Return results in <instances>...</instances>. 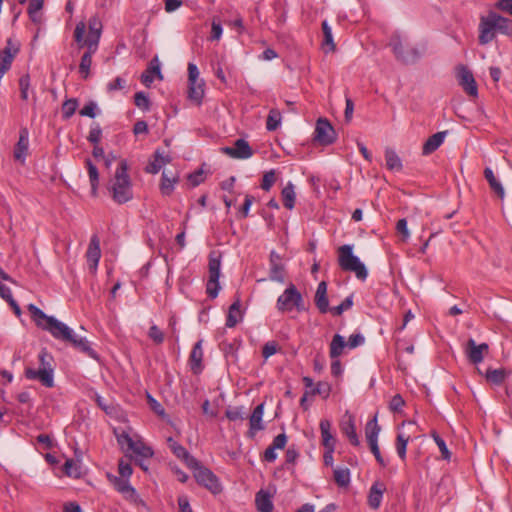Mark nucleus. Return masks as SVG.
<instances>
[{
  "mask_svg": "<svg viewBox=\"0 0 512 512\" xmlns=\"http://www.w3.org/2000/svg\"><path fill=\"white\" fill-rule=\"evenodd\" d=\"M188 98L200 105L204 96V81L199 77L198 66H188Z\"/></svg>",
  "mask_w": 512,
  "mask_h": 512,
  "instance_id": "7",
  "label": "nucleus"
},
{
  "mask_svg": "<svg viewBox=\"0 0 512 512\" xmlns=\"http://www.w3.org/2000/svg\"><path fill=\"white\" fill-rule=\"evenodd\" d=\"M287 443V437L284 433L277 435L272 444L264 452V460L273 462L277 458L276 449H283Z\"/></svg>",
  "mask_w": 512,
  "mask_h": 512,
  "instance_id": "22",
  "label": "nucleus"
},
{
  "mask_svg": "<svg viewBox=\"0 0 512 512\" xmlns=\"http://www.w3.org/2000/svg\"><path fill=\"white\" fill-rule=\"evenodd\" d=\"M341 430L352 445L359 446L360 441L356 433L355 423L352 416H349L348 420L342 423Z\"/></svg>",
  "mask_w": 512,
  "mask_h": 512,
  "instance_id": "30",
  "label": "nucleus"
},
{
  "mask_svg": "<svg viewBox=\"0 0 512 512\" xmlns=\"http://www.w3.org/2000/svg\"><path fill=\"white\" fill-rule=\"evenodd\" d=\"M410 436L404 434H398L396 439V451L398 456L404 460L406 458V449L409 442Z\"/></svg>",
  "mask_w": 512,
  "mask_h": 512,
  "instance_id": "47",
  "label": "nucleus"
},
{
  "mask_svg": "<svg viewBox=\"0 0 512 512\" xmlns=\"http://www.w3.org/2000/svg\"><path fill=\"white\" fill-rule=\"evenodd\" d=\"M29 148V132L27 128H21L19 132V139L14 148V159L20 163H24L28 154Z\"/></svg>",
  "mask_w": 512,
  "mask_h": 512,
  "instance_id": "16",
  "label": "nucleus"
},
{
  "mask_svg": "<svg viewBox=\"0 0 512 512\" xmlns=\"http://www.w3.org/2000/svg\"><path fill=\"white\" fill-rule=\"evenodd\" d=\"M126 443L130 450H132L137 456L148 459L153 456V450L146 446L144 443L138 441L135 442L129 435H125Z\"/></svg>",
  "mask_w": 512,
  "mask_h": 512,
  "instance_id": "25",
  "label": "nucleus"
},
{
  "mask_svg": "<svg viewBox=\"0 0 512 512\" xmlns=\"http://www.w3.org/2000/svg\"><path fill=\"white\" fill-rule=\"evenodd\" d=\"M255 503L259 512H273L274 505L268 492L260 490L256 494Z\"/></svg>",
  "mask_w": 512,
  "mask_h": 512,
  "instance_id": "28",
  "label": "nucleus"
},
{
  "mask_svg": "<svg viewBox=\"0 0 512 512\" xmlns=\"http://www.w3.org/2000/svg\"><path fill=\"white\" fill-rule=\"evenodd\" d=\"M162 80V74L160 66H149L141 75V82L146 86L150 87L154 79Z\"/></svg>",
  "mask_w": 512,
  "mask_h": 512,
  "instance_id": "37",
  "label": "nucleus"
},
{
  "mask_svg": "<svg viewBox=\"0 0 512 512\" xmlns=\"http://www.w3.org/2000/svg\"><path fill=\"white\" fill-rule=\"evenodd\" d=\"M338 264L342 270L355 273L359 280L364 281L368 276L364 263L353 254L352 245L345 244L338 248Z\"/></svg>",
  "mask_w": 512,
  "mask_h": 512,
  "instance_id": "4",
  "label": "nucleus"
},
{
  "mask_svg": "<svg viewBox=\"0 0 512 512\" xmlns=\"http://www.w3.org/2000/svg\"><path fill=\"white\" fill-rule=\"evenodd\" d=\"M380 430L381 428L377 422V415H375L371 420L367 422L365 427V436L369 446L373 445L374 443H378V435Z\"/></svg>",
  "mask_w": 512,
  "mask_h": 512,
  "instance_id": "29",
  "label": "nucleus"
},
{
  "mask_svg": "<svg viewBox=\"0 0 512 512\" xmlns=\"http://www.w3.org/2000/svg\"><path fill=\"white\" fill-rule=\"evenodd\" d=\"M484 176H485V179L487 180V182L489 183L491 190L495 194H497V196L500 199H503L505 196V190H504L502 184L496 179L492 169L489 167H486L484 170Z\"/></svg>",
  "mask_w": 512,
  "mask_h": 512,
  "instance_id": "31",
  "label": "nucleus"
},
{
  "mask_svg": "<svg viewBox=\"0 0 512 512\" xmlns=\"http://www.w3.org/2000/svg\"><path fill=\"white\" fill-rule=\"evenodd\" d=\"M489 351L487 343L477 344L474 339L470 338L466 343V355L473 364H479L483 361L484 355Z\"/></svg>",
  "mask_w": 512,
  "mask_h": 512,
  "instance_id": "14",
  "label": "nucleus"
},
{
  "mask_svg": "<svg viewBox=\"0 0 512 512\" xmlns=\"http://www.w3.org/2000/svg\"><path fill=\"white\" fill-rule=\"evenodd\" d=\"M331 423L327 419L320 421V431L322 436V444L325 448L335 447V438L330 432Z\"/></svg>",
  "mask_w": 512,
  "mask_h": 512,
  "instance_id": "35",
  "label": "nucleus"
},
{
  "mask_svg": "<svg viewBox=\"0 0 512 512\" xmlns=\"http://www.w3.org/2000/svg\"><path fill=\"white\" fill-rule=\"evenodd\" d=\"M331 392V387L327 382H318L316 387L311 391L312 395L319 394L323 398H328Z\"/></svg>",
  "mask_w": 512,
  "mask_h": 512,
  "instance_id": "57",
  "label": "nucleus"
},
{
  "mask_svg": "<svg viewBox=\"0 0 512 512\" xmlns=\"http://www.w3.org/2000/svg\"><path fill=\"white\" fill-rule=\"evenodd\" d=\"M170 162V158L164 153L156 150L153 156V160L147 165L146 172L150 174H157L161 168Z\"/></svg>",
  "mask_w": 512,
  "mask_h": 512,
  "instance_id": "27",
  "label": "nucleus"
},
{
  "mask_svg": "<svg viewBox=\"0 0 512 512\" xmlns=\"http://www.w3.org/2000/svg\"><path fill=\"white\" fill-rule=\"evenodd\" d=\"M19 43L9 39L6 47L0 52V64H11L19 52Z\"/></svg>",
  "mask_w": 512,
  "mask_h": 512,
  "instance_id": "26",
  "label": "nucleus"
},
{
  "mask_svg": "<svg viewBox=\"0 0 512 512\" xmlns=\"http://www.w3.org/2000/svg\"><path fill=\"white\" fill-rule=\"evenodd\" d=\"M110 191L113 200L118 204H124L133 198L132 183L128 175V164L121 160L111 181Z\"/></svg>",
  "mask_w": 512,
  "mask_h": 512,
  "instance_id": "3",
  "label": "nucleus"
},
{
  "mask_svg": "<svg viewBox=\"0 0 512 512\" xmlns=\"http://www.w3.org/2000/svg\"><path fill=\"white\" fill-rule=\"evenodd\" d=\"M353 305V296L346 297L341 304L329 309L333 315L340 316L344 311L349 310Z\"/></svg>",
  "mask_w": 512,
  "mask_h": 512,
  "instance_id": "52",
  "label": "nucleus"
},
{
  "mask_svg": "<svg viewBox=\"0 0 512 512\" xmlns=\"http://www.w3.org/2000/svg\"><path fill=\"white\" fill-rule=\"evenodd\" d=\"M495 20L498 32L507 36H512V20L502 17L495 12Z\"/></svg>",
  "mask_w": 512,
  "mask_h": 512,
  "instance_id": "43",
  "label": "nucleus"
},
{
  "mask_svg": "<svg viewBox=\"0 0 512 512\" xmlns=\"http://www.w3.org/2000/svg\"><path fill=\"white\" fill-rule=\"evenodd\" d=\"M507 376L505 369H487L485 377L492 384L500 385Z\"/></svg>",
  "mask_w": 512,
  "mask_h": 512,
  "instance_id": "42",
  "label": "nucleus"
},
{
  "mask_svg": "<svg viewBox=\"0 0 512 512\" xmlns=\"http://www.w3.org/2000/svg\"><path fill=\"white\" fill-rule=\"evenodd\" d=\"M478 30V40L481 45L488 44L495 38L498 28L494 11H490L486 16L480 17Z\"/></svg>",
  "mask_w": 512,
  "mask_h": 512,
  "instance_id": "10",
  "label": "nucleus"
},
{
  "mask_svg": "<svg viewBox=\"0 0 512 512\" xmlns=\"http://www.w3.org/2000/svg\"><path fill=\"white\" fill-rule=\"evenodd\" d=\"M64 472L66 475L74 478H79L81 476V468L80 465L77 464L74 460L68 459L64 463Z\"/></svg>",
  "mask_w": 512,
  "mask_h": 512,
  "instance_id": "48",
  "label": "nucleus"
},
{
  "mask_svg": "<svg viewBox=\"0 0 512 512\" xmlns=\"http://www.w3.org/2000/svg\"><path fill=\"white\" fill-rule=\"evenodd\" d=\"M202 359H203V350H202V340H199L193 347L189 362L190 367L193 373L198 374L202 371Z\"/></svg>",
  "mask_w": 512,
  "mask_h": 512,
  "instance_id": "23",
  "label": "nucleus"
},
{
  "mask_svg": "<svg viewBox=\"0 0 512 512\" xmlns=\"http://www.w3.org/2000/svg\"><path fill=\"white\" fill-rule=\"evenodd\" d=\"M275 183V172L270 170L263 175L261 188L265 191H269Z\"/></svg>",
  "mask_w": 512,
  "mask_h": 512,
  "instance_id": "58",
  "label": "nucleus"
},
{
  "mask_svg": "<svg viewBox=\"0 0 512 512\" xmlns=\"http://www.w3.org/2000/svg\"><path fill=\"white\" fill-rule=\"evenodd\" d=\"M25 377L29 380H38L43 386L51 388L54 386L53 372L45 369H25Z\"/></svg>",
  "mask_w": 512,
  "mask_h": 512,
  "instance_id": "15",
  "label": "nucleus"
},
{
  "mask_svg": "<svg viewBox=\"0 0 512 512\" xmlns=\"http://www.w3.org/2000/svg\"><path fill=\"white\" fill-rule=\"evenodd\" d=\"M455 77L462 90L471 98H478V85L471 70L467 66H460L456 72Z\"/></svg>",
  "mask_w": 512,
  "mask_h": 512,
  "instance_id": "9",
  "label": "nucleus"
},
{
  "mask_svg": "<svg viewBox=\"0 0 512 512\" xmlns=\"http://www.w3.org/2000/svg\"><path fill=\"white\" fill-rule=\"evenodd\" d=\"M118 472L121 478L128 479L132 475V467L128 461L121 459L118 463Z\"/></svg>",
  "mask_w": 512,
  "mask_h": 512,
  "instance_id": "59",
  "label": "nucleus"
},
{
  "mask_svg": "<svg viewBox=\"0 0 512 512\" xmlns=\"http://www.w3.org/2000/svg\"><path fill=\"white\" fill-rule=\"evenodd\" d=\"M38 359H39V362H40V367L39 368L45 369L47 371L49 370V371L53 372V366H52L53 358L46 351V349H42L41 350V352L38 355Z\"/></svg>",
  "mask_w": 512,
  "mask_h": 512,
  "instance_id": "51",
  "label": "nucleus"
},
{
  "mask_svg": "<svg viewBox=\"0 0 512 512\" xmlns=\"http://www.w3.org/2000/svg\"><path fill=\"white\" fill-rule=\"evenodd\" d=\"M102 27V22L97 16H93L89 19L88 31H86V24L84 22H79L76 25L74 31L75 41L80 48L86 49L81 57L80 64H91V56L98 49Z\"/></svg>",
  "mask_w": 512,
  "mask_h": 512,
  "instance_id": "2",
  "label": "nucleus"
},
{
  "mask_svg": "<svg viewBox=\"0 0 512 512\" xmlns=\"http://www.w3.org/2000/svg\"><path fill=\"white\" fill-rule=\"evenodd\" d=\"M405 402L400 394H396L392 397L389 408L393 412H400Z\"/></svg>",
  "mask_w": 512,
  "mask_h": 512,
  "instance_id": "61",
  "label": "nucleus"
},
{
  "mask_svg": "<svg viewBox=\"0 0 512 512\" xmlns=\"http://www.w3.org/2000/svg\"><path fill=\"white\" fill-rule=\"evenodd\" d=\"M277 352V343L274 341L267 342L262 349V355L265 359L274 355Z\"/></svg>",
  "mask_w": 512,
  "mask_h": 512,
  "instance_id": "64",
  "label": "nucleus"
},
{
  "mask_svg": "<svg viewBox=\"0 0 512 512\" xmlns=\"http://www.w3.org/2000/svg\"><path fill=\"white\" fill-rule=\"evenodd\" d=\"M240 300L237 299L229 308L226 319V326L229 328L235 327L242 320V312L240 310Z\"/></svg>",
  "mask_w": 512,
  "mask_h": 512,
  "instance_id": "33",
  "label": "nucleus"
},
{
  "mask_svg": "<svg viewBox=\"0 0 512 512\" xmlns=\"http://www.w3.org/2000/svg\"><path fill=\"white\" fill-rule=\"evenodd\" d=\"M27 309L37 327L48 331L55 339L70 344L89 357L93 359L98 358L97 353L91 348L89 341L86 338L78 337L65 323L57 320L53 316L46 315L34 304H29Z\"/></svg>",
  "mask_w": 512,
  "mask_h": 512,
  "instance_id": "1",
  "label": "nucleus"
},
{
  "mask_svg": "<svg viewBox=\"0 0 512 512\" xmlns=\"http://www.w3.org/2000/svg\"><path fill=\"white\" fill-rule=\"evenodd\" d=\"M100 257H101L100 241H99V238L96 235H94V236H92V238L90 240V243H89V246H88V249L86 252L87 263H88L89 269L92 272H96Z\"/></svg>",
  "mask_w": 512,
  "mask_h": 512,
  "instance_id": "17",
  "label": "nucleus"
},
{
  "mask_svg": "<svg viewBox=\"0 0 512 512\" xmlns=\"http://www.w3.org/2000/svg\"><path fill=\"white\" fill-rule=\"evenodd\" d=\"M168 447L171 449L173 454L179 458L184 460L187 466L189 465H196L197 459L191 456L185 447L180 445L177 441H175L172 437H169L167 439Z\"/></svg>",
  "mask_w": 512,
  "mask_h": 512,
  "instance_id": "19",
  "label": "nucleus"
},
{
  "mask_svg": "<svg viewBox=\"0 0 512 512\" xmlns=\"http://www.w3.org/2000/svg\"><path fill=\"white\" fill-rule=\"evenodd\" d=\"M314 301L320 313L324 314L329 311V301L327 298V283L325 281H321L318 284Z\"/></svg>",
  "mask_w": 512,
  "mask_h": 512,
  "instance_id": "20",
  "label": "nucleus"
},
{
  "mask_svg": "<svg viewBox=\"0 0 512 512\" xmlns=\"http://www.w3.org/2000/svg\"><path fill=\"white\" fill-rule=\"evenodd\" d=\"M19 89L21 99L27 101L29 98V89H30V76L29 74H24L19 79Z\"/></svg>",
  "mask_w": 512,
  "mask_h": 512,
  "instance_id": "50",
  "label": "nucleus"
},
{
  "mask_svg": "<svg viewBox=\"0 0 512 512\" xmlns=\"http://www.w3.org/2000/svg\"><path fill=\"white\" fill-rule=\"evenodd\" d=\"M78 106L76 99L66 100L62 105V114L63 117L68 119L70 118L76 111Z\"/></svg>",
  "mask_w": 512,
  "mask_h": 512,
  "instance_id": "53",
  "label": "nucleus"
},
{
  "mask_svg": "<svg viewBox=\"0 0 512 512\" xmlns=\"http://www.w3.org/2000/svg\"><path fill=\"white\" fill-rule=\"evenodd\" d=\"M385 161L386 167L392 171H400L402 170V161L396 152L390 148H386L385 150Z\"/></svg>",
  "mask_w": 512,
  "mask_h": 512,
  "instance_id": "38",
  "label": "nucleus"
},
{
  "mask_svg": "<svg viewBox=\"0 0 512 512\" xmlns=\"http://www.w3.org/2000/svg\"><path fill=\"white\" fill-rule=\"evenodd\" d=\"M135 105L142 110H149L150 101L147 95L144 92H137L134 96Z\"/></svg>",
  "mask_w": 512,
  "mask_h": 512,
  "instance_id": "54",
  "label": "nucleus"
},
{
  "mask_svg": "<svg viewBox=\"0 0 512 512\" xmlns=\"http://www.w3.org/2000/svg\"><path fill=\"white\" fill-rule=\"evenodd\" d=\"M263 414H264V403H261L254 408V410L249 418V431L247 433L249 438H254V436L256 435V433L258 431H261L265 428L263 421H262Z\"/></svg>",
  "mask_w": 512,
  "mask_h": 512,
  "instance_id": "18",
  "label": "nucleus"
},
{
  "mask_svg": "<svg viewBox=\"0 0 512 512\" xmlns=\"http://www.w3.org/2000/svg\"><path fill=\"white\" fill-rule=\"evenodd\" d=\"M314 139L321 145H330L336 140V132L330 122L325 118H319L316 122Z\"/></svg>",
  "mask_w": 512,
  "mask_h": 512,
  "instance_id": "12",
  "label": "nucleus"
},
{
  "mask_svg": "<svg viewBox=\"0 0 512 512\" xmlns=\"http://www.w3.org/2000/svg\"><path fill=\"white\" fill-rule=\"evenodd\" d=\"M432 436H433V439H434L435 443L437 444V446H438V448H439V450L441 452L442 458L445 459V460H449L451 458V453L448 450L445 441L436 433H433Z\"/></svg>",
  "mask_w": 512,
  "mask_h": 512,
  "instance_id": "55",
  "label": "nucleus"
},
{
  "mask_svg": "<svg viewBox=\"0 0 512 512\" xmlns=\"http://www.w3.org/2000/svg\"><path fill=\"white\" fill-rule=\"evenodd\" d=\"M222 25L219 21L213 20L211 25V40H219L222 36Z\"/></svg>",
  "mask_w": 512,
  "mask_h": 512,
  "instance_id": "63",
  "label": "nucleus"
},
{
  "mask_svg": "<svg viewBox=\"0 0 512 512\" xmlns=\"http://www.w3.org/2000/svg\"><path fill=\"white\" fill-rule=\"evenodd\" d=\"M114 488L130 503L136 506L146 507V503L141 499L134 487L129 484L128 479L114 476L111 478Z\"/></svg>",
  "mask_w": 512,
  "mask_h": 512,
  "instance_id": "11",
  "label": "nucleus"
},
{
  "mask_svg": "<svg viewBox=\"0 0 512 512\" xmlns=\"http://www.w3.org/2000/svg\"><path fill=\"white\" fill-rule=\"evenodd\" d=\"M281 195L285 208L289 210L293 209L295 205L296 194L294 185L291 182H288V184L282 189Z\"/></svg>",
  "mask_w": 512,
  "mask_h": 512,
  "instance_id": "39",
  "label": "nucleus"
},
{
  "mask_svg": "<svg viewBox=\"0 0 512 512\" xmlns=\"http://www.w3.org/2000/svg\"><path fill=\"white\" fill-rule=\"evenodd\" d=\"M282 115L279 110L277 109H271L269 111L267 121H266V128L268 131H275L281 124Z\"/></svg>",
  "mask_w": 512,
  "mask_h": 512,
  "instance_id": "44",
  "label": "nucleus"
},
{
  "mask_svg": "<svg viewBox=\"0 0 512 512\" xmlns=\"http://www.w3.org/2000/svg\"><path fill=\"white\" fill-rule=\"evenodd\" d=\"M86 168L88 170L89 180L91 184V193L93 196L97 195V189L99 185V172L97 167L92 163L90 159L85 161Z\"/></svg>",
  "mask_w": 512,
  "mask_h": 512,
  "instance_id": "36",
  "label": "nucleus"
},
{
  "mask_svg": "<svg viewBox=\"0 0 512 512\" xmlns=\"http://www.w3.org/2000/svg\"><path fill=\"white\" fill-rule=\"evenodd\" d=\"M365 341V338L363 335L357 333V334H352L348 341H347V347L350 348V349H354L360 345H362Z\"/></svg>",
  "mask_w": 512,
  "mask_h": 512,
  "instance_id": "62",
  "label": "nucleus"
},
{
  "mask_svg": "<svg viewBox=\"0 0 512 512\" xmlns=\"http://www.w3.org/2000/svg\"><path fill=\"white\" fill-rule=\"evenodd\" d=\"M276 306L280 312H289L294 308L299 312L305 310L303 297L294 284H290L278 297Z\"/></svg>",
  "mask_w": 512,
  "mask_h": 512,
  "instance_id": "5",
  "label": "nucleus"
},
{
  "mask_svg": "<svg viewBox=\"0 0 512 512\" xmlns=\"http://www.w3.org/2000/svg\"><path fill=\"white\" fill-rule=\"evenodd\" d=\"M220 267L221 259L220 256H215L214 253L209 256V279L206 284V292L212 299L218 296L220 290L219 278H220Z\"/></svg>",
  "mask_w": 512,
  "mask_h": 512,
  "instance_id": "8",
  "label": "nucleus"
},
{
  "mask_svg": "<svg viewBox=\"0 0 512 512\" xmlns=\"http://www.w3.org/2000/svg\"><path fill=\"white\" fill-rule=\"evenodd\" d=\"M149 337L156 343L161 344L164 341V334L162 331L156 326L152 325L149 329Z\"/></svg>",
  "mask_w": 512,
  "mask_h": 512,
  "instance_id": "60",
  "label": "nucleus"
},
{
  "mask_svg": "<svg viewBox=\"0 0 512 512\" xmlns=\"http://www.w3.org/2000/svg\"><path fill=\"white\" fill-rule=\"evenodd\" d=\"M269 279L279 283L285 281V266L283 264H274L270 266Z\"/></svg>",
  "mask_w": 512,
  "mask_h": 512,
  "instance_id": "46",
  "label": "nucleus"
},
{
  "mask_svg": "<svg viewBox=\"0 0 512 512\" xmlns=\"http://www.w3.org/2000/svg\"><path fill=\"white\" fill-rule=\"evenodd\" d=\"M345 347H347V342L345 341L344 337L340 334H335L329 347L330 358H338L340 355H342Z\"/></svg>",
  "mask_w": 512,
  "mask_h": 512,
  "instance_id": "32",
  "label": "nucleus"
},
{
  "mask_svg": "<svg viewBox=\"0 0 512 512\" xmlns=\"http://www.w3.org/2000/svg\"><path fill=\"white\" fill-rule=\"evenodd\" d=\"M225 416L230 421H243L244 420V411L242 407L236 408H228L225 412Z\"/></svg>",
  "mask_w": 512,
  "mask_h": 512,
  "instance_id": "56",
  "label": "nucleus"
},
{
  "mask_svg": "<svg viewBox=\"0 0 512 512\" xmlns=\"http://www.w3.org/2000/svg\"><path fill=\"white\" fill-rule=\"evenodd\" d=\"M386 490V487L384 483L382 482H375L369 491L368 495V504L372 509H378L380 507L383 494Z\"/></svg>",
  "mask_w": 512,
  "mask_h": 512,
  "instance_id": "21",
  "label": "nucleus"
},
{
  "mask_svg": "<svg viewBox=\"0 0 512 512\" xmlns=\"http://www.w3.org/2000/svg\"><path fill=\"white\" fill-rule=\"evenodd\" d=\"M334 481L339 487H346L350 483V471L348 468L337 467L333 471Z\"/></svg>",
  "mask_w": 512,
  "mask_h": 512,
  "instance_id": "41",
  "label": "nucleus"
},
{
  "mask_svg": "<svg viewBox=\"0 0 512 512\" xmlns=\"http://www.w3.org/2000/svg\"><path fill=\"white\" fill-rule=\"evenodd\" d=\"M188 467L194 470V477L198 484L204 486L214 494L221 491L218 478L211 470L203 467L198 460L196 465H189Z\"/></svg>",
  "mask_w": 512,
  "mask_h": 512,
  "instance_id": "6",
  "label": "nucleus"
},
{
  "mask_svg": "<svg viewBox=\"0 0 512 512\" xmlns=\"http://www.w3.org/2000/svg\"><path fill=\"white\" fill-rule=\"evenodd\" d=\"M44 0H30L28 14L33 22H40V11L43 8Z\"/></svg>",
  "mask_w": 512,
  "mask_h": 512,
  "instance_id": "45",
  "label": "nucleus"
},
{
  "mask_svg": "<svg viewBox=\"0 0 512 512\" xmlns=\"http://www.w3.org/2000/svg\"><path fill=\"white\" fill-rule=\"evenodd\" d=\"M322 49L325 53L332 52L335 49V43L333 40L332 29L329 26L328 22L324 20L322 22Z\"/></svg>",
  "mask_w": 512,
  "mask_h": 512,
  "instance_id": "34",
  "label": "nucleus"
},
{
  "mask_svg": "<svg viewBox=\"0 0 512 512\" xmlns=\"http://www.w3.org/2000/svg\"><path fill=\"white\" fill-rule=\"evenodd\" d=\"M177 176H168L167 172L162 173L160 189L163 195H170L174 190V185L177 183Z\"/></svg>",
  "mask_w": 512,
  "mask_h": 512,
  "instance_id": "40",
  "label": "nucleus"
},
{
  "mask_svg": "<svg viewBox=\"0 0 512 512\" xmlns=\"http://www.w3.org/2000/svg\"><path fill=\"white\" fill-rule=\"evenodd\" d=\"M221 152L232 159H248L253 155L251 146L243 138L237 139L231 147H222Z\"/></svg>",
  "mask_w": 512,
  "mask_h": 512,
  "instance_id": "13",
  "label": "nucleus"
},
{
  "mask_svg": "<svg viewBox=\"0 0 512 512\" xmlns=\"http://www.w3.org/2000/svg\"><path fill=\"white\" fill-rule=\"evenodd\" d=\"M447 132L441 131L430 136L423 144L422 153L423 155H429L436 151L441 144L444 142Z\"/></svg>",
  "mask_w": 512,
  "mask_h": 512,
  "instance_id": "24",
  "label": "nucleus"
},
{
  "mask_svg": "<svg viewBox=\"0 0 512 512\" xmlns=\"http://www.w3.org/2000/svg\"><path fill=\"white\" fill-rule=\"evenodd\" d=\"M390 46L392 47L393 52L396 54L398 60H403L404 58L402 57V53H403L404 44H403V41H402L400 35H398V34L392 35V37L390 39Z\"/></svg>",
  "mask_w": 512,
  "mask_h": 512,
  "instance_id": "49",
  "label": "nucleus"
}]
</instances>
